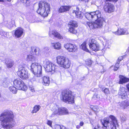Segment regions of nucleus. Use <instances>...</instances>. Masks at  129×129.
<instances>
[{
    "mask_svg": "<svg viewBox=\"0 0 129 129\" xmlns=\"http://www.w3.org/2000/svg\"><path fill=\"white\" fill-rule=\"evenodd\" d=\"M85 17L89 20H95V22L92 23L87 22V25L90 29L96 28H101L103 26L104 19L102 16L100 11H96L90 13H86L84 14Z\"/></svg>",
    "mask_w": 129,
    "mask_h": 129,
    "instance_id": "f257e3e1",
    "label": "nucleus"
},
{
    "mask_svg": "<svg viewBox=\"0 0 129 129\" xmlns=\"http://www.w3.org/2000/svg\"><path fill=\"white\" fill-rule=\"evenodd\" d=\"M14 115L12 111L8 109L5 110L0 115L1 124L3 128L10 129L15 125Z\"/></svg>",
    "mask_w": 129,
    "mask_h": 129,
    "instance_id": "f03ea898",
    "label": "nucleus"
},
{
    "mask_svg": "<svg viewBox=\"0 0 129 129\" xmlns=\"http://www.w3.org/2000/svg\"><path fill=\"white\" fill-rule=\"evenodd\" d=\"M50 5L46 2H40L39 4V8L37 13L44 17H47L50 13Z\"/></svg>",
    "mask_w": 129,
    "mask_h": 129,
    "instance_id": "7ed1b4c3",
    "label": "nucleus"
},
{
    "mask_svg": "<svg viewBox=\"0 0 129 129\" xmlns=\"http://www.w3.org/2000/svg\"><path fill=\"white\" fill-rule=\"evenodd\" d=\"M62 101L66 103L72 104L74 102V96L72 95V92L69 90H63L61 93Z\"/></svg>",
    "mask_w": 129,
    "mask_h": 129,
    "instance_id": "20e7f679",
    "label": "nucleus"
},
{
    "mask_svg": "<svg viewBox=\"0 0 129 129\" xmlns=\"http://www.w3.org/2000/svg\"><path fill=\"white\" fill-rule=\"evenodd\" d=\"M56 58L57 63L61 67L65 68L69 67L70 62L68 58L63 56H57Z\"/></svg>",
    "mask_w": 129,
    "mask_h": 129,
    "instance_id": "39448f33",
    "label": "nucleus"
},
{
    "mask_svg": "<svg viewBox=\"0 0 129 129\" xmlns=\"http://www.w3.org/2000/svg\"><path fill=\"white\" fill-rule=\"evenodd\" d=\"M30 67V70L33 74L36 75L37 77L41 76L42 67L41 65L37 63H35L32 64Z\"/></svg>",
    "mask_w": 129,
    "mask_h": 129,
    "instance_id": "423d86ee",
    "label": "nucleus"
},
{
    "mask_svg": "<svg viewBox=\"0 0 129 129\" xmlns=\"http://www.w3.org/2000/svg\"><path fill=\"white\" fill-rule=\"evenodd\" d=\"M44 64V67L47 72H51L52 74H54L57 71V67L50 61L45 62Z\"/></svg>",
    "mask_w": 129,
    "mask_h": 129,
    "instance_id": "0eeeda50",
    "label": "nucleus"
},
{
    "mask_svg": "<svg viewBox=\"0 0 129 129\" xmlns=\"http://www.w3.org/2000/svg\"><path fill=\"white\" fill-rule=\"evenodd\" d=\"M13 84L14 86L19 90L25 91L27 89V86L24 84V82L19 78L15 79L13 81Z\"/></svg>",
    "mask_w": 129,
    "mask_h": 129,
    "instance_id": "6e6552de",
    "label": "nucleus"
},
{
    "mask_svg": "<svg viewBox=\"0 0 129 129\" xmlns=\"http://www.w3.org/2000/svg\"><path fill=\"white\" fill-rule=\"evenodd\" d=\"M17 74L19 77L23 79H26L29 77L27 70L23 67H22L19 68Z\"/></svg>",
    "mask_w": 129,
    "mask_h": 129,
    "instance_id": "1a4fd4ad",
    "label": "nucleus"
},
{
    "mask_svg": "<svg viewBox=\"0 0 129 129\" xmlns=\"http://www.w3.org/2000/svg\"><path fill=\"white\" fill-rule=\"evenodd\" d=\"M89 47L91 49L95 51L100 49L99 44L94 39H90L89 41Z\"/></svg>",
    "mask_w": 129,
    "mask_h": 129,
    "instance_id": "9d476101",
    "label": "nucleus"
},
{
    "mask_svg": "<svg viewBox=\"0 0 129 129\" xmlns=\"http://www.w3.org/2000/svg\"><path fill=\"white\" fill-rule=\"evenodd\" d=\"M104 10L106 12L111 13L114 11L115 7L111 3H106L104 7Z\"/></svg>",
    "mask_w": 129,
    "mask_h": 129,
    "instance_id": "9b49d317",
    "label": "nucleus"
},
{
    "mask_svg": "<svg viewBox=\"0 0 129 129\" xmlns=\"http://www.w3.org/2000/svg\"><path fill=\"white\" fill-rule=\"evenodd\" d=\"M127 90L125 88L122 87L119 89L118 93L119 97L122 99H125L127 97L126 91Z\"/></svg>",
    "mask_w": 129,
    "mask_h": 129,
    "instance_id": "f8f14e48",
    "label": "nucleus"
},
{
    "mask_svg": "<svg viewBox=\"0 0 129 129\" xmlns=\"http://www.w3.org/2000/svg\"><path fill=\"white\" fill-rule=\"evenodd\" d=\"M49 36L52 38L56 37L59 39H62V37L56 30L50 31L49 34Z\"/></svg>",
    "mask_w": 129,
    "mask_h": 129,
    "instance_id": "ddd939ff",
    "label": "nucleus"
},
{
    "mask_svg": "<svg viewBox=\"0 0 129 129\" xmlns=\"http://www.w3.org/2000/svg\"><path fill=\"white\" fill-rule=\"evenodd\" d=\"M109 118L111 120L112 122L111 123V127L112 129H116V125L117 124V121L116 118L114 116L111 115Z\"/></svg>",
    "mask_w": 129,
    "mask_h": 129,
    "instance_id": "4468645a",
    "label": "nucleus"
},
{
    "mask_svg": "<svg viewBox=\"0 0 129 129\" xmlns=\"http://www.w3.org/2000/svg\"><path fill=\"white\" fill-rule=\"evenodd\" d=\"M23 33V30L21 28H17L15 31L14 35L15 37L19 38L22 36Z\"/></svg>",
    "mask_w": 129,
    "mask_h": 129,
    "instance_id": "2eb2a0df",
    "label": "nucleus"
},
{
    "mask_svg": "<svg viewBox=\"0 0 129 129\" xmlns=\"http://www.w3.org/2000/svg\"><path fill=\"white\" fill-rule=\"evenodd\" d=\"M71 7V6L69 5L61 6L59 9L58 12L59 13H62L68 11H69Z\"/></svg>",
    "mask_w": 129,
    "mask_h": 129,
    "instance_id": "dca6fc26",
    "label": "nucleus"
},
{
    "mask_svg": "<svg viewBox=\"0 0 129 129\" xmlns=\"http://www.w3.org/2000/svg\"><path fill=\"white\" fill-rule=\"evenodd\" d=\"M40 52V49L38 47H33L31 48L30 53L32 54L38 55Z\"/></svg>",
    "mask_w": 129,
    "mask_h": 129,
    "instance_id": "f3484780",
    "label": "nucleus"
},
{
    "mask_svg": "<svg viewBox=\"0 0 129 129\" xmlns=\"http://www.w3.org/2000/svg\"><path fill=\"white\" fill-rule=\"evenodd\" d=\"M15 24V22L14 20H12L11 21H6L5 22V26L9 28H11L14 26Z\"/></svg>",
    "mask_w": 129,
    "mask_h": 129,
    "instance_id": "a211bd4d",
    "label": "nucleus"
},
{
    "mask_svg": "<svg viewBox=\"0 0 129 129\" xmlns=\"http://www.w3.org/2000/svg\"><path fill=\"white\" fill-rule=\"evenodd\" d=\"M120 107L123 109H125L127 108L129 105V103L127 101L119 102V103Z\"/></svg>",
    "mask_w": 129,
    "mask_h": 129,
    "instance_id": "6ab92c4d",
    "label": "nucleus"
},
{
    "mask_svg": "<svg viewBox=\"0 0 129 129\" xmlns=\"http://www.w3.org/2000/svg\"><path fill=\"white\" fill-rule=\"evenodd\" d=\"M119 83L120 84H123L129 81V78H127L121 75L120 76Z\"/></svg>",
    "mask_w": 129,
    "mask_h": 129,
    "instance_id": "aec40b11",
    "label": "nucleus"
},
{
    "mask_svg": "<svg viewBox=\"0 0 129 129\" xmlns=\"http://www.w3.org/2000/svg\"><path fill=\"white\" fill-rule=\"evenodd\" d=\"M126 31V29H119L117 32H114V33L115 34H117L118 35L126 34H127V32Z\"/></svg>",
    "mask_w": 129,
    "mask_h": 129,
    "instance_id": "412c9836",
    "label": "nucleus"
},
{
    "mask_svg": "<svg viewBox=\"0 0 129 129\" xmlns=\"http://www.w3.org/2000/svg\"><path fill=\"white\" fill-rule=\"evenodd\" d=\"M68 25L69 27H77L78 26V23L75 21L71 20L68 23Z\"/></svg>",
    "mask_w": 129,
    "mask_h": 129,
    "instance_id": "4be33fe9",
    "label": "nucleus"
},
{
    "mask_svg": "<svg viewBox=\"0 0 129 129\" xmlns=\"http://www.w3.org/2000/svg\"><path fill=\"white\" fill-rule=\"evenodd\" d=\"M51 44L53 47L55 49L59 50L61 48V44L59 42H57L54 43H52Z\"/></svg>",
    "mask_w": 129,
    "mask_h": 129,
    "instance_id": "5701e85b",
    "label": "nucleus"
},
{
    "mask_svg": "<svg viewBox=\"0 0 129 129\" xmlns=\"http://www.w3.org/2000/svg\"><path fill=\"white\" fill-rule=\"evenodd\" d=\"M5 63L7 67L11 68L13 64V61L11 59H7L5 60Z\"/></svg>",
    "mask_w": 129,
    "mask_h": 129,
    "instance_id": "b1692460",
    "label": "nucleus"
},
{
    "mask_svg": "<svg viewBox=\"0 0 129 129\" xmlns=\"http://www.w3.org/2000/svg\"><path fill=\"white\" fill-rule=\"evenodd\" d=\"M53 109L54 112L52 114V116L53 115L57 114H59V109H60V108H59L57 105H55L53 107Z\"/></svg>",
    "mask_w": 129,
    "mask_h": 129,
    "instance_id": "393cba45",
    "label": "nucleus"
},
{
    "mask_svg": "<svg viewBox=\"0 0 129 129\" xmlns=\"http://www.w3.org/2000/svg\"><path fill=\"white\" fill-rule=\"evenodd\" d=\"M59 111V114H67L69 113L68 110L65 108H60Z\"/></svg>",
    "mask_w": 129,
    "mask_h": 129,
    "instance_id": "a878e982",
    "label": "nucleus"
},
{
    "mask_svg": "<svg viewBox=\"0 0 129 129\" xmlns=\"http://www.w3.org/2000/svg\"><path fill=\"white\" fill-rule=\"evenodd\" d=\"M27 59L28 61H36L37 59L36 57L31 55H27Z\"/></svg>",
    "mask_w": 129,
    "mask_h": 129,
    "instance_id": "bb28decb",
    "label": "nucleus"
},
{
    "mask_svg": "<svg viewBox=\"0 0 129 129\" xmlns=\"http://www.w3.org/2000/svg\"><path fill=\"white\" fill-rule=\"evenodd\" d=\"M43 81L44 85L48 86L50 83L49 78L48 77L44 76L43 78Z\"/></svg>",
    "mask_w": 129,
    "mask_h": 129,
    "instance_id": "cd10ccee",
    "label": "nucleus"
},
{
    "mask_svg": "<svg viewBox=\"0 0 129 129\" xmlns=\"http://www.w3.org/2000/svg\"><path fill=\"white\" fill-rule=\"evenodd\" d=\"M110 121L109 118H105L104 119L103 122H102V125L103 126H108V124L110 123Z\"/></svg>",
    "mask_w": 129,
    "mask_h": 129,
    "instance_id": "c85d7f7f",
    "label": "nucleus"
},
{
    "mask_svg": "<svg viewBox=\"0 0 129 129\" xmlns=\"http://www.w3.org/2000/svg\"><path fill=\"white\" fill-rule=\"evenodd\" d=\"M81 49H82L86 52H89V50L87 49L86 46V43L85 42H83L80 46Z\"/></svg>",
    "mask_w": 129,
    "mask_h": 129,
    "instance_id": "c756f323",
    "label": "nucleus"
},
{
    "mask_svg": "<svg viewBox=\"0 0 129 129\" xmlns=\"http://www.w3.org/2000/svg\"><path fill=\"white\" fill-rule=\"evenodd\" d=\"M78 10H79V9H78ZM76 13V16L77 18L79 19H81L83 18V14L81 11L78 10L77 11V12Z\"/></svg>",
    "mask_w": 129,
    "mask_h": 129,
    "instance_id": "7c9ffc66",
    "label": "nucleus"
},
{
    "mask_svg": "<svg viewBox=\"0 0 129 129\" xmlns=\"http://www.w3.org/2000/svg\"><path fill=\"white\" fill-rule=\"evenodd\" d=\"M72 44L71 43H67L64 45V48L68 51L70 52V49L71 48V47H72Z\"/></svg>",
    "mask_w": 129,
    "mask_h": 129,
    "instance_id": "2f4dec72",
    "label": "nucleus"
},
{
    "mask_svg": "<svg viewBox=\"0 0 129 129\" xmlns=\"http://www.w3.org/2000/svg\"><path fill=\"white\" fill-rule=\"evenodd\" d=\"M41 107L39 105H36L33 108V110L31 111V113H36L40 109Z\"/></svg>",
    "mask_w": 129,
    "mask_h": 129,
    "instance_id": "473e14b6",
    "label": "nucleus"
},
{
    "mask_svg": "<svg viewBox=\"0 0 129 129\" xmlns=\"http://www.w3.org/2000/svg\"><path fill=\"white\" fill-rule=\"evenodd\" d=\"M69 31L73 34H75L77 32L76 30L75 29L76 27H69Z\"/></svg>",
    "mask_w": 129,
    "mask_h": 129,
    "instance_id": "72a5a7b5",
    "label": "nucleus"
},
{
    "mask_svg": "<svg viewBox=\"0 0 129 129\" xmlns=\"http://www.w3.org/2000/svg\"><path fill=\"white\" fill-rule=\"evenodd\" d=\"M10 91L12 93L15 94L17 93V89L14 86L10 87L9 88Z\"/></svg>",
    "mask_w": 129,
    "mask_h": 129,
    "instance_id": "f704fd0d",
    "label": "nucleus"
},
{
    "mask_svg": "<svg viewBox=\"0 0 129 129\" xmlns=\"http://www.w3.org/2000/svg\"><path fill=\"white\" fill-rule=\"evenodd\" d=\"M70 52H76L77 49V46L75 44H72Z\"/></svg>",
    "mask_w": 129,
    "mask_h": 129,
    "instance_id": "c9c22d12",
    "label": "nucleus"
},
{
    "mask_svg": "<svg viewBox=\"0 0 129 129\" xmlns=\"http://www.w3.org/2000/svg\"><path fill=\"white\" fill-rule=\"evenodd\" d=\"M1 35L2 36H4L5 37H6L7 38L10 37V36L8 33L2 31H1Z\"/></svg>",
    "mask_w": 129,
    "mask_h": 129,
    "instance_id": "e433bc0d",
    "label": "nucleus"
},
{
    "mask_svg": "<svg viewBox=\"0 0 129 129\" xmlns=\"http://www.w3.org/2000/svg\"><path fill=\"white\" fill-rule=\"evenodd\" d=\"M98 107L96 106H91V108L92 109L94 112H98L99 111V109H98Z\"/></svg>",
    "mask_w": 129,
    "mask_h": 129,
    "instance_id": "4c0bfd02",
    "label": "nucleus"
},
{
    "mask_svg": "<svg viewBox=\"0 0 129 129\" xmlns=\"http://www.w3.org/2000/svg\"><path fill=\"white\" fill-rule=\"evenodd\" d=\"M119 67V64L118 63H117L116 64L113 70L114 71H117L118 69V68Z\"/></svg>",
    "mask_w": 129,
    "mask_h": 129,
    "instance_id": "58836bf2",
    "label": "nucleus"
},
{
    "mask_svg": "<svg viewBox=\"0 0 129 129\" xmlns=\"http://www.w3.org/2000/svg\"><path fill=\"white\" fill-rule=\"evenodd\" d=\"M104 92L106 94H109L110 91L109 89L107 88H105L103 90Z\"/></svg>",
    "mask_w": 129,
    "mask_h": 129,
    "instance_id": "ea45409f",
    "label": "nucleus"
},
{
    "mask_svg": "<svg viewBox=\"0 0 129 129\" xmlns=\"http://www.w3.org/2000/svg\"><path fill=\"white\" fill-rule=\"evenodd\" d=\"M123 59V57L121 56L119 57L117 61V63H118V64H119V62L122 60Z\"/></svg>",
    "mask_w": 129,
    "mask_h": 129,
    "instance_id": "a19ab883",
    "label": "nucleus"
},
{
    "mask_svg": "<svg viewBox=\"0 0 129 129\" xmlns=\"http://www.w3.org/2000/svg\"><path fill=\"white\" fill-rule=\"evenodd\" d=\"M99 98L98 96V94L96 93L94 94L93 97L92 98L94 99V100H96L98 98Z\"/></svg>",
    "mask_w": 129,
    "mask_h": 129,
    "instance_id": "79ce46f5",
    "label": "nucleus"
},
{
    "mask_svg": "<svg viewBox=\"0 0 129 129\" xmlns=\"http://www.w3.org/2000/svg\"><path fill=\"white\" fill-rule=\"evenodd\" d=\"M92 61L91 60H89L88 61H86V64L88 66H90L92 64Z\"/></svg>",
    "mask_w": 129,
    "mask_h": 129,
    "instance_id": "37998d69",
    "label": "nucleus"
},
{
    "mask_svg": "<svg viewBox=\"0 0 129 129\" xmlns=\"http://www.w3.org/2000/svg\"><path fill=\"white\" fill-rule=\"evenodd\" d=\"M29 89L32 92L35 91V89L34 87L32 86H30L29 87Z\"/></svg>",
    "mask_w": 129,
    "mask_h": 129,
    "instance_id": "c03bdc74",
    "label": "nucleus"
},
{
    "mask_svg": "<svg viewBox=\"0 0 129 129\" xmlns=\"http://www.w3.org/2000/svg\"><path fill=\"white\" fill-rule=\"evenodd\" d=\"M126 119V118L124 116H122L121 118V120L122 121L124 122L125 121Z\"/></svg>",
    "mask_w": 129,
    "mask_h": 129,
    "instance_id": "a18cd8bd",
    "label": "nucleus"
},
{
    "mask_svg": "<svg viewBox=\"0 0 129 129\" xmlns=\"http://www.w3.org/2000/svg\"><path fill=\"white\" fill-rule=\"evenodd\" d=\"M52 123V122L51 121L49 120H48L47 124L48 125H49L50 126H51Z\"/></svg>",
    "mask_w": 129,
    "mask_h": 129,
    "instance_id": "49530a36",
    "label": "nucleus"
},
{
    "mask_svg": "<svg viewBox=\"0 0 129 129\" xmlns=\"http://www.w3.org/2000/svg\"><path fill=\"white\" fill-rule=\"evenodd\" d=\"M6 84L5 82H4L3 83V85H4V86L5 87H6L8 86L9 83H7Z\"/></svg>",
    "mask_w": 129,
    "mask_h": 129,
    "instance_id": "de8ad7c7",
    "label": "nucleus"
},
{
    "mask_svg": "<svg viewBox=\"0 0 129 129\" xmlns=\"http://www.w3.org/2000/svg\"><path fill=\"white\" fill-rule=\"evenodd\" d=\"M30 80L32 81H34L35 80V77L33 76V77H30Z\"/></svg>",
    "mask_w": 129,
    "mask_h": 129,
    "instance_id": "09e8293b",
    "label": "nucleus"
},
{
    "mask_svg": "<svg viewBox=\"0 0 129 129\" xmlns=\"http://www.w3.org/2000/svg\"><path fill=\"white\" fill-rule=\"evenodd\" d=\"M93 127H94V129H97L99 128L100 126L99 124H97L96 126H95V127L93 126Z\"/></svg>",
    "mask_w": 129,
    "mask_h": 129,
    "instance_id": "8fccbe9b",
    "label": "nucleus"
},
{
    "mask_svg": "<svg viewBox=\"0 0 129 129\" xmlns=\"http://www.w3.org/2000/svg\"><path fill=\"white\" fill-rule=\"evenodd\" d=\"M30 3V1L29 0H27L26 3L25 4L27 6L29 5Z\"/></svg>",
    "mask_w": 129,
    "mask_h": 129,
    "instance_id": "3c124183",
    "label": "nucleus"
},
{
    "mask_svg": "<svg viewBox=\"0 0 129 129\" xmlns=\"http://www.w3.org/2000/svg\"><path fill=\"white\" fill-rule=\"evenodd\" d=\"M118 0H106V2L108 1L116 2Z\"/></svg>",
    "mask_w": 129,
    "mask_h": 129,
    "instance_id": "603ef678",
    "label": "nucleus"
},
{
    "mask_svg": "<svg viewBox=\"0 0 129 129\" xmlns=\"http://www.w3.org/2000/svg\"><path fill=\"white\" fill-rule=\"evenodd\" d=\"M84 124V123L82 122H81L79 123V125L80 126H82Z\"/></svg>",
    "mask_w": 129,
    "mask_h": 129,
    "instance_id": "864d4df0",
    "label": "nucleus"
},
{
    "mask_svg": "<svg viewBox=\"0 0 129 129\" xmlns=\"http://www.w3.org/2000/svg\"><path fill=\"white\" fill-rule=\"evenodd\" d=\"M27 0H21V2L22 3L25 4H26V3Z\"/></svg>",
    "mask_w": 129,
    "mask_h": 129,
    "instance_id": "5fc2aeb1",
    "label": "nucleus"
},
{
    "mask_svg": "<svg viewBox=\"0 0 129 129\" xmlns=\"http://www.w3.org/2000/svg\"><path fill=\"white\" fill-rule=\"evenodd\" d=\"M77 12V11H76L75 10H73L72 11V13L73 14H75L76 15V13Z\"/></svg>",
    "mask_w": 129,
    "mask_h": 129,
    "instance_id": "6e6d98bb",
    "label": "nucleus"
},
{
    "mask_svg": "<svg viewBox=\"0 0 129 129\" xmlns=\"http://www.w3.org/2000/svg\"><path fill=\"white\" fill-rule=\"evenodd\" d=\"M108 126H103L102 127L103 129H107Z\"/></svg>",
    "mask_w": 129,
    "mask_h": 129,
    "instance_id": "4d7b16f0",
    "label": "nucleus"
},
{
    "mask_svg": "<svg viewBox=\"0 0 129 129\" xmlns=\"http://www.w3.org/2000/svg\"><path fill=\"white\" fill-rule=\"evenodd\" d=\"M80 1H84L85 2H88L90 0H79Z\"/></svg>",
    "mask_w": 129,
    "mask_h": 129,
    "instance_id": "13d9d810",
    "label": "nucleus"
},
{
    "mask_svg": "<svg viewBox=\"0 0 129 129\" xmlns=\"http://www.w3.org/2000/svg\"><path fill=\"white\" fill-rule=\"evenodd\" d=\"M99 87L100 88H102L104 86L100 84L99 85Z\"/></svg>",
    "mask_w": 129,
    "mask_h": 129,
    "instance_id": "bf43d9fd",
    "label": "nucleus"
},
{
    "mask_svg": "<svg viewBox=\"0 0 129 129\" xmlns=\"http://www.w3.org/2000/svg\"><path fill=\"white\" fill-rule=\"evenodd\" d=\"M80 128V125H77L76 126V128L77 129H79Z\"/></svg>",
    "mask_w": 129,
    "mask_h": 129,
    "instance_id": "052dcab7",
    "label": "nucleus"
},
{
    "mask_svg": "<svg viewBox=\"0 0 129 129\" xmlns=\"http://www.w3.org/2000/svg\"><path fill=\"white\" fill-rule=\"evenodd\" d=\"M127 87L128 90L129 91V84H128L127 85Z\"/></svg>",
    "mask_w": 129,
    "mask_h": 129,
    "instance_id": "680f3d73",
    "label": "nucleus"
},
{
    "mask_svg": "<svg viewBox=\"0 0 129 129\" xmlns=\"http://www.w3.org/2000/svg\"><path fill=\"white\" fill-rule=\"evenodd\" d=\"M127 51H129V47H128L127 50Z\"/></svg>",
    "mask_w": 129,
    "mask_h": 129,
    "instance_id": "e2e57ef3",
    "label": "nucleus"
},
{
    "mask_svg": "<svg viewBox=\"0 0 129 129\" xmlns=\"http://www.w3.org/2000/svg\"><path fill=\"white\" fill-rule=\"evenodd\" d=\"M3 0H0V2H3Z\"/></svg>",
    "mask_w": 129,
    "mask_h": 129,
    "instance_id": "0e129e2a",
    "label": "nucleus"
},
{
    "mask_svg": "<svg viewBox=\"0 0 129 129\" xmlns=\"http://www.w3.org/2000/svg\"><path fill=\"white\" fill-rule=\"evenodd\" d=\"M1 94H0V97H1Z\"/></svg>",
    "mask_w": 129,
    "mask_h": 129,
    "instance_id": "69168bd1",
    "label": "nucleus"
}]
</instances>
